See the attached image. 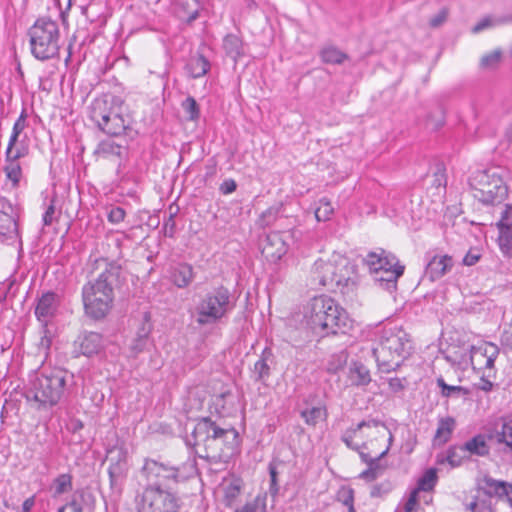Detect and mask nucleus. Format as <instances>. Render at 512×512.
I'll return each instance as SVG.
<instances>
[{
	"mask_svg": "<svg viewBox=\"0 0 512 512\" xmlns=\"http://www.w3.org/2000/svg\"><path fill=\"white\" fill-rule=\"evenodd\" d=\"M89 273L96 278L82 288V300L85 312L94 319L104 318L112 308L114 287L118 282L121 266L104 257L90 259Z\"/></svg>",
	"mask_w": 512,
	"mask_h": 512,
	"instance_id": "obj_1",
	"label": "nucleus"
},
{
	"mask_svg": "<svg viewBox=\"0 0 512 512\" xmlns=\"http://www.w3.org/2000/svg\"><path fill=\"white\" fill-rule=\"evenodd\" d=\"M376 337L372 352L382 372L396 370L412 352V339L399 325L386 324L377 330Z\"/></svg>",
	"mask_w": 512,
	"mask_h": 512,
	"instance_id": "obj_2",
	"label": "nucleus"
},
{
	"mask_svg": "<svg viewBox=\"0 0 512 512\" xmlns=\"http://www.w3.org/2000/svg\"><path fill=\"white\" fill-rule=\"evenodd\" d=\"M73 376L62 368H43L34 373L26 390V399L39 410L56 406L66 395Z\"/></svg>",
	"mask_w": 512,
	"mask_h": 512,
	"instance_id": "obj_3",
	"label": "nucleus"
},
{
	"mask_svg": "<svg viewBox=\"0 0 512 512\" xmlns=\"http://www.w3.org/2000/svg\"><path fill=\"white\" fill-rule=\"evenodd\" d=\"M305 317L314 330L326 334L345 333L350 319L347 312L328 296L314 297L307 305Z\"/></svg>",
	"mask_w": 512,
	"mask_h": 512,
	"instance_id": "obj_4",
	"label": "nucleus"
},
{
	"mask_svg": "<svg viewBox=\"0 0 512 512\" xmlns=\"http://www.w3.org/2000/svg\"><path fill=\"white\" fill-rule=\"evenodd\" d=\"M310 281L313 285L329 289L348 287L354 282V266L349 259L333 253L328 259H318L310 271Z\"/></svg>",
	"mask_w": 512,
	"mask_h": 512,
	"instance_id": "obj_5",
	"label": "nucleus"
},
{
	"mask_svg": "<svg viewBox=\"0 0 512 512\" xmlns=\"http://www.w3.org/2000/svg\"><path fill=\"white\" fill-rule=\"evenodd\" d=\"M90 118L104 133L120 136L131 128L132 119L118 100L96 98L90 105Z\"/></svg>",
	"mask_w": 512,
	"mask_h": 512,
	"instance_id": "obj_6",
	"label": "nucleus"
},
{
	"mask_svg": "<svg viewBox=\"0 0 512 512\" xmlns=\"http://www.w3.org/2000/svg\"><path fill=\"white\" fill-rule=\"evenodd\" d=\"M499 355V348L491 342H483L477 346L462 348L459 351H449L446 358L448 361L462 368L469 364L475 371L483 373L487 377L495 376L494 363Z\"/></svg>",
	"mask_w": 512,
	"mask_h": 512,
	"instance_id": "obj_7",
	"label": "nucleus"
},
{
	"mask_svg": "<svg viewBox=\"0 0 512 512\" xmlns=\"http://www.w3.org/2000/svg\"><path fill=\"white\" fill-rule=\"evenodd\" d=\"M142 473L148 484H157L169 489L171 484H178L192 477L196 473V463L192 459L179 466H173L166 462L145 459Z\"/></svg>",
	"mask_w": 512,
	"mask_h": 512,
	"instance_id": "obj_8",
	"label": "nucleus"
},
{
	"mask_svg": "<svg viewBox=\"0 0 512 512\" xmlns=\"http://www.w3.org/2000/svg\"><path fill=\"white\" fill-rule=\"evenodd\" d=\"M235 307L233 296L228 288L219 286L207 292L196 305V322L208 325L219 322Z\"/></svg>",
	"mask_w": 512,
	"mask_h": 512,
	"instance_id": "obj_9",
	"label": "nucleus"
},
{
	"mask_svg": "<svg viewBox=\"0 0 512 512\" xmlns=\"http://www.w3.org/2000/svg\"><path fill=\"white\" fill-rule=\"evenodd\" d=\"M137 512H183L181 498L170 489L147 484L134 500Z\"/></svg>",
	"mask_w": 512,
	"mask_h": 512,
	"instance_id": "obj_10",
	"label": "nucleus"
},
{
	"mask_svg": "<svg viewBox=\"0 0 512 512\" xmlns=\"http://www.w3.org/2000/svg\"><path fill=\"white\" fill-rule=\"evenodd\" d=\"M30 47L33 56L41 61L54 58L59 52V27L48 18H40L29 29Z\"/></svg>",
	"mask_w": 512,
	"mask_h": 512,
	"instance_id": "obj_11",
	"label": "nucleus"
},
{
	"mask_svg": "<svg viewBox=\"0 0 512 512\" xmlns=\"http://www.w3.org/2000/svg\"><path fill=\"white\" fill-rule=\"evenodd\" d=\"M364 264L374 280L390 291L396 289L397 280L404 272V266L399 264L396 256L381 248L369 252L364 258Z\"/></svg>",
	"mask_w": 512,
	"mask_h": 512,
	"instance_id": "obj_12",
	"label": "nucleus"
},
{
	"mask_svg": "<svg viewBox=\"0 0 512 512\" xmlns=\"http://www.w3.org/2000/svg\"><path fill=\"white\" fill-rule=\"evenodd\" d=\"M191 436L192 440H187L189 445H204L206 449L212 450L221 449L220 446L224 445L228 446L229 449H233L238 433L232 428H220L210 418H202L194 426Z\"/></svg>",
	"mask_w": 512,
	"mask_h": 512,
	"instance_id": "obj_13",
	"label": "nucleus"
},
{
	"mask_svg": "<svg viewBox=\"0 0 512 512\" xmlns=\"http://www.w3.org/2000/svg\"><path fill=\"white\" fill-rule=\"evenodd\" d=\"M473 197L486 205L501 203L507 195L502 178L487 171H477L470 180Z\"/></svg>",
	"mask_w": 512,
	"mask_h": 512,
	"instance_id": "obj_14",
	"label": "nucleus"
},
{
	"mask_svg": "<svg viewBox=\"0 0 512 512\" xmlns=\"http://www.w3.org/2000/svg\"><path fill=\"white\" fill-rule=\"evenodd\" d=\"M127 451L122 448H114L109 451L108 474L110 489L114 497L122 493L123 485L128 473Z\"/></svg>",
	"mask_w": 512,
	"mask_h": 512,
	"instance_id": "obj_15",
	"label": "nucleus"
},
{
	"mask_svg": "<svg viewBox=\"0 0 512 512\" xmlns=\"http://www.w3.org/2000/svg\"><path fill=\"white\" fill-rule=\"evenodd\" d=\"M358 429H362L363 435L369 438L362 444V449L368 450V453L375 452L385 442L391 446L393 435L384 423L374 419L362 421L358 424Z\"/></svg>",
	"mask_w": 512,
	"mask_h": 512,
	"instance_id": "obj_16",
	"label": "nucleus"
},
{
	"mask_svg": "<svg viewBox=\"0 0 512 512\" xmlns=\"http://www.w3.org/2000/svg\"><path fill=\"white\" fill-rule=\"evenodd\" d=\"M288 251L286 235L280 232H270L261 242V252L269 262L276 263Z\"/></svg>",
	"mask_w": 512,
	"mask_h": 512,
	"instance_id": "obj_17",
	"label": "nucleus"
},
{
	"mask_svg": "<svg viewBox=\"0 0 512 512\" xmlns=\"http://www.w3.org/2000/svg\"><path fill=\"white\" fill-rule=\"evenodd\" d=\"M389 445H385L384 449L377 455L372 456L370 453L360 451L361 460L368 465V468L360 473L359 478L372 482L383 475L386 466L380 463V460L387 455Z\"/></svg>",
	"mask_w": 512,
	"mask_h": 512,
	"instance_id": "obj_18",
	"label": "nucleus"
},
{
	"mask_svg": "<svg viewBox=\"0 0 512 512\" xmlns=\"http://www.w3.org/2000/svg\"><path fill=\"white\" fill-rule=\"evenodd\" d=\"M59 305V295L54 292H46L38 299L35 316L42 324L47 325L56 315Z\"/></svg>",
	"mask_w": 512,
	"mask_h": 512,
	"instance_id": "obj_19",
	"label": "nucleus"
},
{
	"mask_svg": "<svg viewBox=\"0 0 512 512\" xmlns=\"http://www.w3.org/2000/svg\"><path fill=\"white\" fill-rule=\"evenodd\" d=\"M15 211L10 202L0 199V235L14 238L18 235Z\"/></svg>",
	"mask_w": 512,
	"mask_h": 512,
	"instance_id": "obj_20",
	"label": "nucleus"
},
{
	"mask_svg": "<svg viewBox=\"0 0 512 512\" xmlns=\"http://www.w3.org/2000/svg\"><path fill=\"white\" fill-rule=\"evenodd\" d=\"M483 491L488 495L489 499L493 496L499 500L512 504V485L504 482L495 480L489 476H485L480 482Z\"/></svg>",
	"mask_w": 512,
	"mask_h": 512,
	"instance_id": "obj_21",
	"label": "nucleus"
},
{
	"mask_svg": "<svg viewBox=\"0 0 512 512\" xmlns=\"http://www.w3.org/2000/svg\"><path fill=\"white\" fill-rule=\"evenodd\" d=\"M94 154L101 159L112 160L120 165L127 156V147L116 143L112 139H106L99 142Z\"/></svg>",
	"mask_w": 512,
	"mask_h": 512,
	"instance_id": "obj_22",
	"label": "nucleus"
},
{
	"mask_svg": "<svg viewBox=\"0 0 512 512\" xmlns=\"http://www.w3.org/2000/svg\"><path fill=\"white\" fill-rule=\"evenodd\" d=\"M93 504V494L86 489H78L73 492L69 502L60 507L57 512H65L66 509H70L71 512H89Z\"/></svg>",
	"mask_w": 512,
	"mask_h": 512,
	"instance_id": "obj_23",
	"label": "nucleus"
},
{
	"mask_svg": "<svg viewBox=\"0 0 512 512\" xmlns=\"http://www.w3.org/2000/svg\"><path fill=\"white\" fill-rule=\"evenodd\" d=\"M453 259L448 255H435L426 265L425 276L430 281L443 277L453 267Z\"/></svg>",
	"mask_w": 512,
	"mask_h": 512,
	"instance_id": "obj_24",
	"label": "nucleus"
},
{
	"mask_svg": "<svg viewBox=\"0 0 512 512\" xmlns=\"http://www.w3.org/2000/svg\"><path fill=\"white\" fill-rule=\"evenodd\" d=\"M466 512H492V503L488 495L483 491L481 483L475 495L464 502Z\"/></svg>",
	"mask_w": 512,
	"mask_h": 512,
	"instance_id": "obj_25",
	"label": "nucleus"
},
{
	"mask_svg": "<svg viewBox=\"0 0 512 512\" xmlns=\"http://www.w3.org/2000/svg\"><path fill=\"white\" fill-rule=\"evenodd\" d=\"M171 277L178 288H186L194 279L193 267L187 263H180L173 268Z\"/></svg>",
	"mask_w": 512,
	"mask_h": 512,
	"instance_id": "obj_26",
	"label": "nucleus"
},
{
	"mask_svg": "<svg viewBox=\"0 0 512 512\" xmlns=\"http://www.w3.org/2000/svg\"><path fill=\"white\" fill-rule=\"evenodd\" d=\"M222 46L226 55L235 62L244 55V43L239 35L227 34Z\"/></svg>",
	"mask_w": 512,
	"mask_h": 512,
	"instance_id": "obj_27",
	"label": "nucleus"
},
{
	"mask_svg": "<svg viewBox=\"0 0 512 512\" xmlns=\"http://www.w3.org/2000/svg\"><path fill=\"white\" fill-rule=\"evenodd\" d=\"M300 416L308 426L315 427L318 423L327 419L328 412L325 405L319 404L301 409Z\"/></svg>",
	"mask_w": 512,
	"mask_h": 512,
	"instance_id": "obj_28",
	"label": "nucleus"
},
{
	"mask_svg": "<svg viewBox=\"0 0 512 512\" xmlns=\"http://www.w3.org/2000/svg\"><path fill=\"white\" fill-rule=\"evenodd\" d=\"M348 377L355 386H365L371 382L369 369L360 362H353L350 365Z\"/></svg>",
	"mask_w": 512,
	"mask_h": 512,
	"instance_id": "obj_29",
	"label": "nucleus"
},
{
	"mask_svg": "<svg viewBox=\"0 0 512 512\" xmlns=\"http://www.w3.org/2000/svg\"><path fill=\"white\" fill-rule=\"evenodd\" d=\"M102 347V336L96 332H89L83 335L80 342L82 354L91 356L97 354Z\"/></svg>",
	"mask_w": 512,
	"mask_h": 512,
	"instance_id": "obj_30",
	"label": "nucleus"
},
{
	"mask_svg": "<svg viewBox=\"0 0 512 512\" xmlns=\"http://www.w3.org/2000/svg\"><path fill=\"white\" fill-rule=\"evenodd\" d=\"M210 69V62L203 55H196L189 59L186 70L192 78L204 76Z\"/></svg>",
	"mask_w": 512,
	"mask_h": 512,
	"instance_id": "obj_31",
	"label": "nucleus"
},
{
	"mask_svg": "<svg viewBox=\"0 0 512 512\" xmlns=\"http://www.w3.org/2000/svg\"><path fill=\"white\" fill-rule=\"evenodd\" d=\"M455 428V420L452 417H445L441 418L438 421V426L436 429V433L434 436V443L435 444H444L446 443L453 432Z\"/></svg>",
	"mask_w": 512,
	"mask_h": 512,
	"instance_id": "obj_32",
	"label": "nucleus"
},
{
	"mask_svg": "<svg viewBox=\"0 0 512 512\" xmlns=\"http://www.w3.org/2000/svg\"><path fill=\"white\" fill-rule=\"evenodd\" d=\"M150 332L151 326L148 323H143L138 330L136 337L130 344V352L132 356H137L139 353L144 351L149 341Z\"/></svg>",
	"mask_w": 512,
	"mask_h": 512,
	"instance_id": "obj_33",
	"label": "nucleus"
},
{
	"mask_svg": "<svg viewBox=\"0 0 512 512\" xmlns=\"http://www.w3.org/2000/svg\"><path fill=\"white\" fill-rule=\"evenodd\" d=\"M468 457L470 455L485 456L489 453V446L484 435H476L463 444Z\"/></svg>",
	"mask_w": 512,
	"mask_h": 512,
	"instance_id": "obj_34",
	"label": "nucleus"
},
{
	"mask_svg": "<svg viewBox=\"0 0 512 512\" xmlns=\"http://www.w3.org/2000/svg\"><path fill=\"white\" fill-rule=\"evenodd\" d=\"M72 475L69 473H63L53 479L50 491L54 497H58L72 490Z\"/></svg>",
	"mask_w": 512,
	"mask_h": 512,
	"instance_id": "obj_35",
	"label": "nucleus"
},
{
	"mask_svg": "<svg viewBox=\"0 0 512 512\" xmlns=\"http://www.w3.org/2000/svg\"><path fill=\"white\" fill-rule=\"evenodd\" d=\"M320 58L326 64H342L348 55L335 46H326L321 49Z\"/></svg>",
	"mask_w": 512,
	"mask_h": 512,
	"instance_id": "obj_36",
	"label": "nucleus"
},
{
	"mask_svg": "<svg viewBox=\"0 0 512 512\" xmlns=\"http://www.w3.org/2000/svg\"><path fill=\"white\" fill-rule=\"evenodd\" d=\"M496 439L512 451V417L503 419L500 429L496 430Z\"/></svg>",
	"mask_w": 512,
	"mask_h": 512,
	"instance_id": "obj_37",
	"label": "nucleus"
},
{
	"mask_svg": "<svg viewBox=\"0 0 512 512\" xmlns=\"http://www.w3.org/2000/svg\"><path fill=\"white\" fill-rule=\"evenodd\" d=\"M271 355L270 350L265 349L261 358L254 364V374L256 379L263 381L270 375V367L267 363L268 357Z\"/></svg>",
	"mask_w": 512,
	"mask_h": 512,
	"instance_id": "obj_38",
	"label": "nucleus"
},
{
	"mask_svg": "<svg viewBox=\"0 0 512 512\" xmlns=\"http://www.w3.org/2000/svg\"><path fill=\"white\" fill-rule=\"evenodd\" d=\"M468 458L466 450H464L463 445L460 446H452L450 447L445 456V460L452 466L457 467L461 465L464 459Z\"/></svg>",
	"mask_w": 512,
	"mask_h": 512,
	"instance_id": "obj_39",
	"label": "nucleus"
},
{
	"mask_svg": "<svg viewBox=\"0 0 512 512\" xmlns=\"http://www.w3.org/2000/svg\"><path fill=\"white\" fill-rule=\"evenodd\" d=\"M4 171L7 179L11 182L13 188L18 187L22 177V169L19 162L6 161Z\"/></svg>",
	"mask_w": 512,
	"mask_h": 512,
	"instance_id": "obj_40",
	"label": "nucleus"
},
{
	"mask_svg": "<svg viewBox=\"0 0 512 512\" xmlns=\"http://www.w3.org/2000/svg\"><path fill=\"white\" fill-rule=\"evenodd\" d=\"M437 483L436 470L431 468L428 469L422 477L418 480L416 490L428 492L431 491Z\"/></svg>",
	"mask_w": 512,
	"mask_h": 512,
	"instance_id": "obj_41",
	"label": "nucleus"
},
{
	"mask_svg": "<svg viewBox=\"0 0 512 512\" xmlns=\"http://www.w3.org/2000/svg\"><path fill=\"white\" fill-rule=\"evenodd\" d=\"M241 492V483L239 480H233L224 486V503L226 506H232Z\"/></svg>",
	"mask_w": 512,
	"mask_h": 512,
	"instance_id": "obj_42",
	"label": "nucleus"
},
{
	"mask_svg": "<svg viewBox=\"0 0 512 512\" xmlns=\"http://www.w3.org/2000/svg\"><path fill=\"white\" fill-rule=\"evenodd\" d=\"M234 512H266V496L257 495L253 500Z\"/></svg>",
	"mask_w": 512,
	"mask_h": 512,
	"instance_id": "obj_43",
	"label": "nucleus"
},
{
	"mask_svg": "<svg viewBox=\"0 0 512 512\" xmlns=\"http://www.w3.org/2000/svg\"><path fill=\"white\" fill-rule=\"evenodd\" d=\"M498 244L504 255L512 256V230H499Z\"/></svg>",
	"mask_w": 512,
	"mask_h": 512,
	"instance_id": "obj_44",
	"label": "nucleus"
},
{
	"mask_svg": "<svg viewBox=\"0 0 512 512\" xmlns=\"http://www.w3.org/2000/svg\"><path fill=\"white\" fill-rule=\"evenodd\" d=\"M333 211L334 209L330 201L326 198H322L319 200V205L315 210V217L318 221H327L330 219Z\"/></svg>",
	"mask_w": 512,
	"mask_h": 512,
	"instance_id": "obj_45",
	"label": "nucleus"
},
{
	"mask_svg": "<svg viewBox=\"0 0 512 512\" xmlns=\"http://www.w3.org/2000/svg\"><path fill=\"white\" fill-rule=\"evenodd\" d=\"M501 209V216L497 222L498 230H512V206L505 204Z\"/></svg>",
	"mask_w": 512,
	"mask_h": 512,
	"instance_id": "obj_46",
	"label": "nucleus"
},
{
	"mask_svg": "<svg viewBox=\"0 0 512 512\" xmlns=\"http://www.w3.org/2000/svg\"><path fill=\"white\" fill-rule=\"evenodd\" d=\"M51 344H52V335H51L50 331L47 329V325L43 324L42 336L38 343L39 353L43 354L46 357L48 354V351L51 347Z\"/></svg>",
	"mask_w": 512,
	"mask_h": 512,
	"instance_id": "obj_47",
	"label": "nucleus"
},
{
	"mask_svg": "<svg viewBox=\"0 0 512 512\" xmlns=\"http://www.w3.org/2000/svg\"><path fill=\"white\" fill-rule=\"evenodd\" d=\"M182 107L187 114L189 120H197L199 118V108L194 98L188 97L182 103Z\"/></svg>",
	"mask_w": 512,
	"mask_h": 512,
	"instance_id": "obj_48",
	"label": "nucleus"
},
{
	"mask_svg": "<svg viewBox=\"0 0 512 512\" xmlns=\"http://www.w3.org/2000/svg\"><path fill=\"white\" fill-rule=\"evenodd\" d=\"M358 432H362V429H358V425L354 429H348L342 435V441L346 444V446L350 449L356 450L358 452L362 451V446L354 444L353 439L357 436Z\"/></svg>",
	"mask_w": 512,
	"mask_h": 512,
	"instance_id": "obj_49",
	"label": "nucleus"
},
{
	"mask_svg": "<svg viewBox=\"0 0 512 512\" xmlns=\"http://www.w3.org/2000/svg\"><path fill=\"white\" fill-rule=\"evenodd\" d=\"M437 384L441 388L442 395L445 397H450L455 394L459 395L461 392H464V389L461 386L448 385L442 378L437 379Z\"/></svg>",
	"mask_w": 512,
	"mask_h": 512,
	"instance_id": "obj_50",
	"label": "nucleus"
},
{
	"mask_svg": "<svg viewBox=\"0 0 512 512\" xmlns=\"http://www.w3.org/2000/svg\"><path fill=\"white\" fill-rule=\"evenodd\" d=\"M26 149L24 147L14 146L13 148H7L5 152V161L18 162V160L26 155Z\"/></svg>",
	"mask_w": 512,
	"mask_h": 512,
	"instance_id": "obj_51",
	"label": "nucleus"
},
{
	"mask_svg": "<svg viewBox=\"0 0 512 512\" xmlns=\"http://www.w3.org/2000/svg\"><path fill=\"white\" fill-rule=\"evenodd\" d=\"M126 212L122 207H112L108 212L107 218L108 221L112 224H119L125 218Z\"/></svg>",
	"mask_w": 512,
	"mask_h": 512,
	"instance_id": "obj_52",
	"label": "nucleus"
},
{
	"mask_svg": "<svg viewBox=\"0 0 512 512\" xmlns=\"http://www.w3.org/2000/svg\"><path fill=\"white\" fill-rule=\"evenodd\" d=\"M277 216V211L275 209L269 208L264 211L259 218V225L261 227H266L271 225Z\"/></svg>",
	"mask_w": 512,
	"mask_h": 512,
	"instance_id": "obj_53",
	"label": "nucleus"
},
{
	"mask_svg": "<svg viewBox=\"0 0 512 512\" xmlns=\"http://www.w3.org/2000/svg\"><path fill=\"white\" fill-rule=\"evenodd\" d=\"M43 224L45 226H50L54 221H56V209L54 200L52 199L48 207L46 208L43 214Z\"/></svg>",
	"mask_w": 512,
	"mask_h": 512,
	"instance_id": "obj_54",
	"label": "nucleus"
},
{
	"mask_svg": "<svg viewBox=\"0 0 512 512\" xmlns=\"http://www.w3.org/2000/svg\"><path fill=\"white\" fill-rule=\"evenodd\" d=\"M500 52L494 51L481 58V66L484 68L492 67L497 64L500 60Z\"/></svg>",
	"mask_w": 512,
	"mask_h": 512,
	"instance_id": "obj_55",
	"label": "nucleus"
},
{
	"mask_svg": "<svg viewBox=\"0 0 512 512\" xmlns=\"http://www.w3.org/2000/svg\"><path fill=\"white\" fill-rule=\"evenodd\" d=\"M269 474H270V492L272 494H276L279 490L278 483H277V476L278 471L276 466L273 463L269 464Z\"/></svg>",
	"mask_w": 512,
	"mask_h": 512,
	"instance_id": "obj_56",
	"label": "nucleus"
},
{
	"mask_svg": "<svg viewBox=\"0 0 512 512\" xmlns=\"http://www.w3.org/2000/svg\"><path fill=\"white\" fill-rule=\"evenodd\" d=\"M391 490V485L389 482L376 484L371 488L370 495L371 497H381L384 494H387Z\"/></svg>",
	"mask_w": 512,
	"mask_h": 512,
	"instance_id": "obj_57",
	"label": "nucleus"
},
{
	"mask_svg": "<svg viewBox=\"0 0 512 512\" xmlns=\"http://www.w3.org/2000/svg\"><path fill=\"white\" fill-rule=\"evenodd\" d=\"M501 343L504 347L512 351V319L511 322L505 327L502 333Z\"/></svg>",
	"mask_w": 512,
	"mask_h": 512,
	"instance_id": "obj_58",
	"label": "nucleus"
},
{
	"mask_svg": "<svg viewBox=\"0 0 512 512\" xmlns=\"http://www.w3.org/2000/svg\"><path fill=\"white\" fill-rule=\"evenodd\" d=\"M236 188L237 184L233 179H226L221 183L219 190L222 194L227 195L234 192Z\"/></svg>",
	"mask_w": 512,
	"mask_h": 512,
	"instance_id": "obj_59",
	"label": "nucleus"
},
{
	"mask_svg": "<svg viewBox=\"0 0 512 512\" xmlns=\"http://www.w3.org/2000/svg\"><path fill=\"white\" fill-rule=\"evenodd\" d=\"M26 128V115L24 112L21 113V115L18 117V119L15 121L12 133L17 134L20 136V134L24 131Z\"/></svg>",
	"mask_w": 512,
	"mask_h": 512,
	"instance_id": "obj_60",
	"label": "nucleus"
},
{
	"mask_svg": "<svg viewBox=\"0 0 512 512\" xmlns=\"http://www.w3.org/2000/svg\"><path fill=\"white\" fill-rule=\"evenodd\" d=\"M418 493H419V491L416 489H414L411 492V494L405 504V512H413L414 511V509L418 503Z\"/></svg>",
	"mask_w": 512,
	"mask_h": 512,
	"instance_id": "obj_61",
	"label": "nucleus"
},
{
	"mask_svg": "<svg viewBox=\"0 0 512 512\" xmlns=\"http://www.w3.org/2000/svg\"><path fill=\"white\" fill-rule=\"evenodd\" d=\"M175 228H176V224L173 219V215H170L168 217V219L164 222V225H163L164 235L167 237H173V235L175 233Z\"/></svg>",
	"mask_w": 512,
	"mask_h": 512,
	"instance_id": "obj_62",
	"label": "nucleus"
},
{
	"mask_svg": "<svg viewBox=\"0 0 512 512\" xmlns=\"http://www.w3.org/2000/svg\"><path fill=\"white\" fill-rule=\"evenodd\" d=\"M446 19H447V11L441 10L438 14H436L435 16H433L430 19V26L433 28H437V27L441 26L446 21Z\"/></svg>",
	"mask_w": 512,
	"mask_h": 512,
	"instance_id": "obj_63",
	"label": "nucleus"
},
{
	"mask_svg": "<svg viewBox=\"0 0 512 512\" xmlns=\"http://www.w3.org/2000/svg\"><path fill=\"white\" fill-rule=\"evenodd\" d=\"M493 26V20L489 17H486V18H483L482 20H480L473 28H472V32L473 33H479L489 27H492Z\"/></svg>",
	"mask_w": 512,
	"mask_h": 512,
	"instance_id": "obj_64",
	"label": "nucleus"
}]
</instances>
